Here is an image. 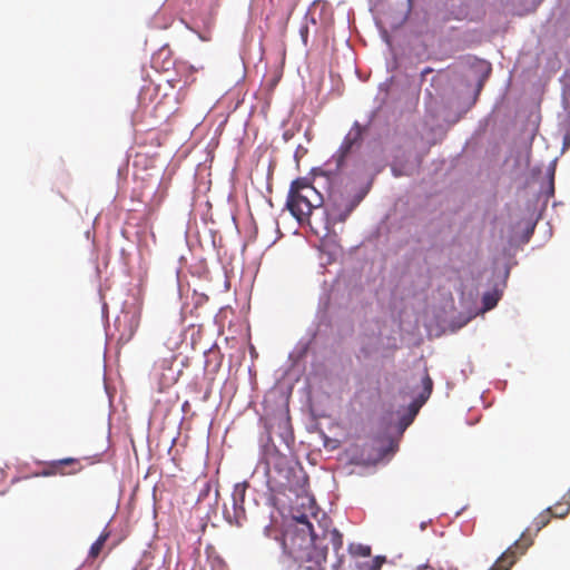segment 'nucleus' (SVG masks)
<instances>
[{"label":"nucleus","instance_id":"f257e3e1","mask_svg":"<svg viewBox=\"0 0 570 570\" xmlns=\"http://www.w3.org/2000/svg\"><path fill=\"white\" fill-rule=\"evenodd\" d=\"M297 523L299 525L289 527L283 533L281 538L283 552L295 562H313V566H306L307 570H322L327 549L318 548L320 535L305 515L297 519Z\"/></svg>","mask_w":570,"mask_h":570},{"label":"nucleus","instance_id":"f03ea898","mask_svg":"<svg viewBox=\"0 0 570 570\" xmlns=\"http://www.w3.org/2000/svg\"><path fill=\"white\" fill-rule=\"evenodd\" d=\"M322 203V195L308 178L301 177L292 181L286 199V208L299 223L308 222L313 209L320 207Z\"/></svg>","mask_w":570,"mask_h":570},{"label":"nucleus","instance_id":"7ed1b4c3","mask_svg":"<svg viewBox=\"0 0 570 570\" xmlns=\"http://www.w3.org/2000/svg\"><path fill=\"white\" fill-rule=\"evenodd\" d=\"M287 459L285 456H276L273 462L274 470L279 474L283 480L279 483L285 489L295 493L304 492L307 484V476L302 469L295 470L287 466Z\"/></svg>","mask_w":570,"mask_h":570},{"label":"nucleus","instance_id":"20e7f679","mask_svg":"<svg viewBox=\"0 0 570 570\" xmlns=\"http://www.w3.org/2000/svg\"><path fill=\"white\" fill-rule=\"evenodd\" d=\"M363 127L360 122L355 121L350 131L344 137L340 148L327 161V166L334 165L333 169H328V175L340 171L345 163L346 157L352 151L353 147L360 145L363 138Z\"/></svg>","mask_w":570,"mask_h":570},{"label":"nucleus","instance_id":"39448f33","mask_svg":"<svg viewBox=\"0 0 570 570\" xmlns=\"http://www.w3.org/2000/svg\"><path fill=\"white\" fill-rule=\"evenodd\" d=\"M532 544V540L522 533L521 538L509 547L489 570H510L519 556Z\"/></svg>","mask_w":570,"mask_h":570},{"label":"nucleus","instance_id":"423d86ee","mask_svg":"<svg viewBox=\"0 0 570 570\" xmlns=\"http://www.w3.org/2000/svg\"><path fill=\"white\" fill-rule=\"evenodd\" d=\"M81 470V465L77 459L66 458L61 460H56L46 465V468L39 473L42 476H51V475H66L73 474Z\"/></svg>","mask_w":570,"mask_h":570},{"label":"nucleus","instance_id":"0eeeda50","mask_svg":"<svg viewBox=\"0 0 570 570\" xmlns=\"http://www.w3.org/2000/svg\"><path fill=\"white\" fill-rule=\"evenodd\" d=\"M422 385L423 391L420 393V395L411 403V411L415 415L419 411V409L428 401L430 397L432 390H433V381L425 372L423 379H422Z\"/></svg>","mask_w":570,"mask_h":570},{"label":"nucleus","instance_id":"6e6552de","mask_svg":"<svg viewBox=\"0 0 570 570\" xmlns=\"http://www.w3.org/2000/svg\"><path fill=\"white\" fill-rule=\"evenodd\" d=\"M322 535H323L324 539L328 538L330 542L332 543V547H333L334 551L337 552L340 549H342V547H343V537L338 532L337 529L323 530Z\"/></svg>","mask_w":570,"mask_h":570},{"label":"nucleus","instance_id":"1a4fd4ad","mask_svg":"<svg viewBox=\"0 0 570 570\" xmlns=\"http://www.w3.org/2000/svg\"><path fill=\"white\" fill-rule=\"evenodd\" d=\"M109 535H110V533L108 531H104L98 537V539L91 544L90 550H89V557L90 558L96 559L100 554V552H101L106 541L108 540Z\"/></svg>","mask_w":570,"mask_h":570},{"label":"nucleus","instance_id":"9d476101","mask_svg":"<svg viewBox=\"0 0 570 570\" xmlns=\"http://www.w3.org/2000/svg\"><path fill=\"white\" fill-rule=\"evenodd\" d=\"M561 126L563 131L562 149L566 150L570 147V115H566Z\"/></svg>","mask_w":570,"mask_h":570},{"label":"nucleus","instance_id":"9b49d317","mask_svg":"<svg viewBox=\"0 0 570 570\" xmlns=\"http://www.w3.org/2000/svg\"><path fill=\"white\" fill-rule=\"evenodd\" d=\"M348 551L352 556L368 557L371 554V548L363 544H350Z\"/></svg>","mask_w":570,"mask_h":570},{"label":"nucleus","instance_id":"f8f14e48","mask_svg":"<svg viewBox=\"0 0 570 570\" xmlns=\"http://www.w3.org/2000/svg\"><path fill=\"white\" fill-rule=\"evenodd\" d=\"M551 508L547 509L546 512L541 513L534 521L535 531H540L542 528H544L550 522L551 517Z\"/></svg>","mask_w":570,"mask_h":570},{"label":"nucleus","instance_id":"ddd939ff","mask_svg":"<svg viewBox=\"0 0 570 570\" xmlns=\"http://www.w3.org/2000/svg\"><path fill=\"white\" fill-rule=\"evenodd\" d=\"M498 296L497 294H493V293H487L483 295V306H484V311H489V309H492L497 303H498Z\"/></svg>","mask_w":570,"mask_h":570},{"label":"nucleus","instance_id":"4468645a","mask_svg":"<svg viewBox=\"0 0 570 570\" xmlns=\"http://www.w3.org/2000/svg\"><path fill=\"white\" fill-rule=\"evenodd\" d=\"M562 101L566 115H570V85H567L563 90Z\"/></svg>","mask_w":570,"mask_h":570},{"label":"nucleus","instance_id":"2eb2a0df","mask_svg":"<svg viewBox=\"0 0 570 570\" xmlns=\"http://www.w3.org/2000/svg\"><path fill=\"white\" fill-rule=\"evenodd\" d=\"M384 561V557H375L374 560L371 562L368 570H380Z\"/></svg>","mask_w":570,"mask_h":570},{"label":"nucleus","instance_id":"dca6fc26","mask_svg":"<svg viewBox=\"0 0 570 570\" xmlns=\"http://www.w3.org/2000/svg\"><path fill=\"white\" fill-rule=\"evenodd\" d=\"M358 203H360V199H357V200L353 202V203L348 206L347 210H346L344 214H341V215H340V220H341V222H344V220L346 219V217L350 215V213H351V212H352V210L357 206V204H358Z\"/></svg>","mask_w":570,"mask_h":570},{"label":"nucleus","instance_id":"f3484780","mask_svg":"<svg viewBox=\"0 0 570 570\" xmlns=\"http://www.w3.org/2000/svg\"><path fill=\"white\" fill-rule=\"evenodd\" d=\"M299 35L302 37V40H303L304 45H307V39H308V27H307V24H304V26L301 27Z\"/></svg>","mask_w":570,"mask_h":570},{"label":"nucleus","instance_id":"a211bd4d","mask_svg":"<svg viewBox=\"0 0 570 570\" xmlns=\"http://www.w3.org/2000/svg\"><path fill=\"white\" fill-rule=\"evenodd\" d=\"M393 173H394V176H400L401 174L399 171H396V169L393 167Z\"/></svg>","mask_w":570,"mask_h":570}]
</instances>
